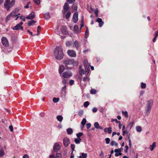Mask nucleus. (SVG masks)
<instances>
[{
    "label": "nucleus",
    "instance_id": "f257e3e1",
    "mask_svg": "<svg viewBox=\"0 0 158 158\" xmlns=\"http://www.w3.org/2000/svg\"><path fill=\"white\" fill-rule=\"evenodd\" d=\"M63 63L68 69H71L73 66L77 65L78 64V62L74 61L73 59H66L63 60Z\"/></svg>",
    "mask_w": 158,
    "mask_h": 158
},
{
    "label": "nucleus",
    "instance_id": "f03ea898",
    "mask_svg": "<svg viewBox=\"0 0 158 158\" xmlns=\"http://www.w3.org/2000/svg\"><path fill=\"white\" fill-rule=\"evenodd\" d=\"M54 53L56 59L60 60L63 58L64 54L61 46H57L55 49Z\"/></svg>",
    "mask_w": 158,
    "mask_h": 158
},
{
    "label": "nucleus",
    "instance_id": "7ed1b4c3",
    "mask_svg": "<svg viewBox=\"0 0 158 158\" xmlns=\"http://www.w3.org/2000/svg\"><path fill=\"white\" fill-rule=\"evenodd\" d=\"M84 65L85 66V70H82L80 72V74H82L87 75L89 73L90 69L89 67L90 65L88 64L87 60H85L84 61Z\"/></svg>",
    "mask_w": 158,
    "mask_h": 158
},
{
    "label": "nucleus",
    "instance_id": "20e7f679",
    "mask_svg": "<svg viewBox=\"0 0 158 158\" xmlns=\"http://www.w3.org/2000/svg\"><path fill=\"white\" fill-rule=\"evenodd\" d=\"M72 73L71 72L69 71H67L64 72L63 73L62 76L64 78H68L72 76Z\"/></svg>",
    "mask_w": 158,
    "mask_h": 158
},
{
    "label": "nucleus",
    "instance_id": "39448f33",
    "mask_svg": "<svg viewBox=\"0 0 158 158\" xmlns=\"http://www.w3.org/2000/svg\"><path fill=\"white\" fill-rule=\"evenodd\" d=\"M23 24L22 22H21L17 24L15 26L13 27L12 28V29L14 30H19L21 29L22 30H23V27L21 26Z\"/></svg>",
    "mask_w": 158,
    "mask_h": 158
},
{
    "label": "nucleus",
    "instance_id": "423d86ee",
    "mask_svg": "<svg viewBox=\"0 0 158 158\" xmlns=\"http://www.w3.org/2000/svg\"><path fill=\"white\" fill-rule=\"evenodd\" d=\"M70 8L69 6V4L66 2L64 3V5L63 6V13L64 15L67 11H69Z\"/></svg>",
    "mask_w": 158,
    "mask_h": 158
},
{
    "label": "nucleus",
    "instance_id": "0eeeda50",
    "mask_svg": "<svg viewBox=\"0 0 158 158\" xmlns=\"http://www.w3.org/2000/svg\"><path fill=\"white\" fill-rule=\"evenodd\" d=\"M70 143V140L69 138L67 137L64 138L63 139V144L65 147H67Z\"/></svg>",
    "mask_w": 158,
    "mask_h": 158
},
{
    "label": "nucleus",
    "instance_id": "6e6552de",
    "mask_svg": "<svg viewBox=\"0 0 158 158\" xmlns=\"http://www.w3.org/2000/svg\"><path fill=\"white\" fill-rule=\"evenodd\" d=\"M2 44L6 47H7L9 46V43L7 39L4 37H3L2 38Z\"/></svg>",
    "mask_w": 158,
    "mask_h": 158
},
{
    "label": "nucleus",
    "instance_id": "1a4fd4ad",
    "mask_svg": "<svg viewBox=\"0 0 158 158\" xmlns=\"http://www.w3.org/2000/svg\"><path fill=\"white\" fill-rule=\"evenodd\" d=\"M67 53L69 56L72 57H75L76 56V52L73 50H68L67 51Z\"/></svg>",
    "mask_w": 158,
    "mask_h": 158
},
{
    "label": "nucleus",
    "instance_id": "9d476101",
    "mask_svg": "<svg viewBox=\"0 0 158 158\" xmlns=\"http://www.w3.org/2000/svg\"><path fill=\"white\" fill-rule=\"evenodd\" d=\"M60 30L62 33L63 35H67L68 34L66 27L65 26H62Z\"/></svg>",
    "mask_w": 158,
    "mask_h": 158
},
{
    "label": "nucleus",
    "instance_id": "9b49d317",
    "mask_svg": "<svg viewBox=\"0 0 158 158\" xmlns=\"http://www.w3.org/2000/svg\"><path fill=\"white\" fill-rule=\"evenodd\" d=\"M10 2V0H6L4 4L5 8L7 10H9L10 8L9 5Z\"/></svg>",
    "mask_w": 158,
    "mask_h": 158
},
{
    "label": "nucleus",
    "instance_id": "f8f14e48",
    "mask_svg": "<svg viewBox=\"0 0 158 158\" xmlns=\"http://www.w3.org/2000/svg\"><path fill=\"white\" fill-rule=\"evenodd\" d=\"M35 17V14L33 11L28 16L26 17V18L27 19H32Z\"/></svg>",
    "mask_w": 158,
    "mask_h": 158
},
{
    "label": "nucleus",
    "instance_id": "ddd939ff",
    "mask_svg": "<svg viewBox=\"0 0 158 158\" xmlns=\"http://www.w3.org/2000/svg\"><path fill=\"white\" fill-rule=\"evenodd\" d=\"M78 13L76 12L74 13L73 15V21L74 23H76L78 20Z\"/></svg>",
    "mask_w": 158,
    "mask_h": 158
},
{
    "label": "nucleus",
    "instance_id": "4468645a",
    "mask_svg": "<svg viewBox=\"0 0 158 158\" xmlns=\"http://www.w3.org/2000/svg\"><path fill=\"white\" fill-rule=\"evenodd\" d=\"M53 148L54 151L57 152L60 149V147L58 143H56L53 146Z\"/></svg>",
    "mask_w": 158,
    "mask_h": 158
},
{
    "label": "nucleus",
    "instance_id": "2eb2a0df",
    "mask_svg": "<svg viewBox=\"0 0 158 158\" xmlns=\"http://www.w3.org/2000/svg\"><path fill=\"white\" fill-rule=\"evenodd\" d=\"M153 103V101L152 100L150 99L149 101H148L146 104L147 107L152 109V106Z\"/></svg>",
    "mask_w": 158,
    "mask_h": 158
},
{
    "label": "nucleus",
    "instance_id": "dca6fc26",
    "mask_svg": "<svg viewBox=\"0 0 158 158\" xmlns=\"http://www.w3.org/2000/svg\"><path fill=\"white\" fill-rule=\"evenodd\" d=\"M66 85H65L64 86H63L61 89V94H62V96H64V97L66 95Z\"/></svg>",
    "mask_w": 158,
    "mask_h": 158
},
{
    "label": "nucleus",
    "instance_id": "f3484780",
    "mask_svg": "<svg viewBox=\"0 0 158 158\" xmlns=\"http://www.w3.org/2000/svg\"><path fill=\"white\" fill-rule=\"evenodd\" d=\"M64 69V66L63 65H60L58 70L59 73L60 75L62 74L63 72Z\"/></svg>",
    "mask_w": 158,
    "mask_h": 158
},
{
    "label": "nucleus",
    "instance_id": "a211bd4d",
    "mask_svg": "<svg viewBox=\"0 0 158 158\" xmlns=\"http://www.w3.org/2000/svg\"><path fill=\"white\" fill-rule=\"evenodd\" d=\"M96 22L99 23V27H102L104 24V22L102 21V19L100 18H98L96 20Z\"/></svg>",
    "mask_w": 158,
    "mask_h": 158
},
{
    "label": "nucleus",
    "instance_id": "6ab92c4d",
    "mask_svg": "<svg viewBox=\"0 0 158 158\" xmlns=\"http://www.w3.org/2000/svg\"><path fill=\"white\" fill-rule=\"evenodd\" d=\"M151 108L147 107L146 108L145 114L146 116L148 115L150 113Z\"/></svg>",
    "mask_w": 158,
    "mask_h": 158
},
{
    "label": "nucleus",
    "instance_id": "aec40b11",
    "mask_svg": "<svg viewBox=\"0 0 158 158\" xmlns=\"http://www.w3.org/2000/svg\"><path fill=\"white\" fill-rule=\"evenodd\" d=\"M104 131L105 132H108L109 134H110L112 132V128L110 127L108 128H104Z\"/></svg>",
    "mask_w": 158,
    "mask_h": 158
},
{
    "label": "nucleus",
    "instance_id": "412c9836",
    "mask_svg": "<svg viewBox=\"0 0 158 158\" xmlns=\"http://www.w3.org/2000/svg\"><path fill=\"white\" fill-rule=\"evenodd\" d=\"M78 27L77 25H76L73 27V30L75 33L77 34L78 33Z\"/></svg>",
    "mask_w": 158,
    "mask_h": 158
},
{
    "label": "nucleus",
    "instance_id": "4be33fe9",
    "mask_svg": "<svg viewBox=\"0 0 158 158\" xmlns=\"http://www.w3.org/2000/svg\"><path fill=\"white\" fill-rule=\"evenodd\" d=\"M156 146V143L155 142H154L152 145L150 146V149L152 151L154 149V148Z\"/></svg>",
    "mask_w": 158,
    "mask_h": 158
},
{
    "label": "nucleus",
    "instance_id": "5701e85b",
    "mask_svg": "<svg viewBox=\"0 0 158 158\" xmlns=\"http://www.w3.org/2000/svg\"><path fill=\"white\" fill-rule=\"evenodd\" d=\"M72 8L73 10H77V4L76 3L73 4L72 7Z\"/></svg>",
    "mask_w": 158,
    "mask_h": 158
},
{
    "label": "nucleus",
    "instance_id": "b1692460",
    "mask_svg": "<svg viewBox=\"0 0 158 158\" xmlns=\"http://www.w3.org/2000/svg\"><path fill=\"white\" fill-rule=\"evenodd\" d=\"M5 154V152L3 150L2 148L0 145V156H3Z\"/></svg>",
    "mask_w": 158,
    "mask_h": 158
},
{
    "label": "nucleus",
    "instance_id": "393cba45",
    "mask_svg": "<svg viewBox=\"0 0 158 158\" xmlns=\"http://www.w3.org/2000/svg\"><path fill=\"white\" fill-rule=\"evenodd\" d=\"M67 132L68 134L70 135L73 133V131L72 128H69L67 129Z\"/></svg>",
    "mask_w": 158,
    "mask_h": 158
},
{
    "label": "nucleus",
    "instance_id": "a878e982",
    "mask_svg": "<svg viewBox=\"0 0 158 158\" xmlns=\"http://www.w3.org/2000/svg\"><path fill=\"white\" fill-rule=\"evenodd\" d=\"M81 138H76L74 139V142L76 144H79L81 141Z\"/></svg>",
    "mask_w": 158,
    "mask_h": 158
},
{
    "label": "nucleus",
    "instance_id": "bb28decb",
    "mask_svg": "<svg viewBox=\"0 0 158 158\" xmlns=\"http://www.w3.org/2000/svg\"><path fill=\"white\" fill-rule=\"evenodd\" d=\"M57 120L60 122H61L63 119V117L60 115H58L56 117Z\"/></svg>",
    "mask_w": 158,
    "mask_h": 158
},
{
    "label": "nucleus",
    "instance_id": "cd10ccee",
    "mask_svg": "<svg viewBox=\"0 0 158 158\" xmlns=\"http://www.w3.org/2000/svg\"><path fill=\"white\" fill-rule=\"evenodd\" d=\"M44 18L45 19H49L50 18L49 13H46L44 14Z\"/></svg>",
    "mask_w": 158,
    "mask_h": 158
},
{
    "label": "nucleus",
    "instance_id": "c85d7f7f",
    "mask_svg": "<svg viewBox=\"0 0 158 158\" xmlns=\"http://www.w3.org/2000/svg\"><path fill=\"white\" fill-rule=\"evenodd\" d=\"M15 3V0H12L11 2H10L9 3L10 7V8L13 6Z\"/></svg>",
    "mask_w": 158,
    "mask_h": 158
},
{
    "label": "nucleus",
    "instance_id": "c756f323",
    "mask_svg": "<svg viewBox=\"0 0 158 158\" xmlns=\"http://www.w3.org/2000/svg\"><path fill=\"white\" fill-rule=\"evenodd\" d=\"M36 22V21L34 20L28 21V23L27 24L28 26H31L33 23H35Z\"/></svg>",
    "mask_w": 158,
    "mask_h": 158
},
{
    "label": "nucleus",
    "instance_id": "7c9ffc66",
    "mask_svg": "<svg viewBox=\"0 0 158 158\" xmlns=\"http://www.w3.org/2000/svg\"><path fill=\"white\" fill-rule=\"evenodd\" d=\"M122 114L125 116V117L126 118H127L128 117V113L127 111H122Z\"/></svg>",
    "mask_w": 158,
    "mask_h": 158
},
{
    "label": "nucleus",
    "instance_id": "2f4dec72",
    "mask_svg": "<svg viewBox=\"0 0 158 158\" xmlns=\"http://www.w3.org/2000/svg\"><path fill=\"white\" fill-rule=\"evenodd\" d=\"M65 15V18L66 19H68L70 17L71 13L70 11H68Z\"/></svg>",
    "mask_w": 158,
    "mask_h": 158
},
{
    "label": "nucleus",
    "instance_id": "473e14b6",
    "mask_svg": "<svg viewBox=\"0 0 158 158\" xmlns=\"http://www.w3.org/2000/svg\"><path fill=\"white\" fill-rule=\"evenodd\" d=\"M74 44L75 47L77 49H78L79 46V42L77 41L76 40L75 41Z\"/></svg>",
    "mask_w": 158,
    "mask_h": 158
},
{
    "label": "nucleus",
    "instance_id": "72a5a7b5",
    "mask_svg": "<svg viewBox=\"0 0 158 158\" xmlns=\"http://www.w3.org/2000/svg\"><path fill=\"white\" fill-rule=\"evenodd\" d=\"M16 12L15 11H12L10 14V16L13 17V16H15V17L17 16L18 15H17L16 14Z\"/></svg>",
    "mask_w": 158,
    "mask_h": 158
},
{
    "label": "nucleus",
    "instance_id": "f704fd0d",
    "mask_svg": "<svg viewBox=\"0 0 158 158\" xmlns=\"http://www.w3.org/2000/svg\"><path fill=\"white\" fill-rule=\"evenodd\" d=\"M72 41H68L66 42V45L67 46H70L72 45Z\"/></svg>",
    "mask_w": 158,
    "mask_h": 158
},
{
    "label": "nucleus",
    "instance_id": "c9c22d12",
    "mask_svg": "<svg viewBox=\"0 0 158 158\" xmlns=\"http://www.w3.org/2000/svg\"><path fill=\"white\" fill-rule=\"evenodd\" d=\"M136 130L138 132H140L142 131L141 127L140 126H137L136 128Z\"/></svg>",
    "mask_w": 158,
    "mask_h": 158
},
{
    "label": "nucleus",
    "instance_id": "e433bc0d",
    "mask_svg": "<svg viewBox=\"0 0 158 158\" xmlns=\"http://www.w3.org/2000/svg\"><path fill=\"white\" fill-rule=\"evenodd\" d=\"M94 125L95 127L97 129L99 127L100 125L98 122H95Z\"/></svg>",
    "mask_w": 158,
    "mask_h": 158
},
{
    "label": "nucleus",
    "instance_id": "4c0bfd02",
    "mask_svg": "<svg viewBox=\"0 0 158 158\" xmlns=\"http://www.w3.org/2000/svg\"><path fill=\"white\" fill-rule=\"evenodd\" d=\"M83 135V133L82 132H79L78 133H77L76 136L78 138H80V137Z\"/></svg>",
    "mask_w": 158,
    "mask_h": 158
},
{
    "label": "nucleus",
    "instance_id": "58836bf2",
    "mask_svg": "<svg viewBox=\"0 0 158 158\" xmlns=\"http://www.w3.org/2000/svg\"><path fill=\"white\" fill-rule=\"evenodd\" d=\"M134 123V122H130L127 125V127H130V129L132 127Z\"/></svg>",
    "mask_w": 158,
    "mask_h": 158
},
{
    "label": "nucleus",
    "instance_id": "ea45409f",
    "mask_svg": "<svg viewBox=\"0 0 158 158\" xmlns=\"http://www.w3.org/2000/svg\"><path fill=\"white\" fill-rule=\"evenodd\" d=\"M89 31L88 30V28L87 27H86V30L85 33V37L86 38L88 37V34L89 33Z\"/></svg>",
    "mask_w": 158,
    "mask_h": 158
},
{
    "label": "nucleus",
    "instance_id": "a19ab883",
    "mask_svg": "<svg viewBox=\"0 0 158 158\" xmlns=\"http://www.w3.org/2000/svg\"><path fill=\"white\" fill-rule=\"evenodd\" d=\"M53 101L55 103H56L58 102L59 100V98H53Z\"/></svg>",
    "mask_w": 158,
    "mask_h": 158
},
{
    "label": "nucleus",
    "instance_id": "79ce46f5",
    "mask_svg": "<svg viewBox=\"0 0 158 158\" xmlns=\"http://www.w3.org/2000/svg\"><path fill=\"white\" fill-rule=\"evenodd\" d=\"M86 122V119L85 118H83L81 121V124L82 125L84 126Z\"/></svg>",
    "mask_w": 158,
    "mask_h": 158
},
{
    "label": "nucleus",
    "instance_id": "37998d69",
    "mask_svg": "<svg viewBox=\"0 0 158 158\" xmlns=\"http://www.w3.org/2000/svg\"><path fill=\"white\" fill-rule=\"evenodd\" d=\"M71 148L72 150V154L73 152L74 151V149L75 148V145L73 144H71Z\"/></svg>",
    "mask_w": 158,
    "mask_h": 158
},
{
    "label": "nucleus",
    "instance_id": "c03bdc74",
    "mask_svg": "<svg viewBox=\"0 0 158 158\" xmlns=\"http://www.w3.org/2000/svg\"><path fill=\"white\" fill-rule=\"evenodd\" d=\"M12 17L9 14L8 15L6 18V22H7L8 21L10 20V18Z\"/></svg>",
    "mask_w": 158,
    "mask_h": 158
},
{
    "label": "nucleus",
    "instance_id": "a18cd8bd",
    "mask_svg": "<svg viewBox=\"0 0 158 158\" xmlns=\"http://www.w3.org/2000/svg\"><path fill=\"white\" fill-rule=\"evenodd\" d=\"M90 93L91 94H95L96 93V90L94 89H91L90 91Z\"/></svg>",
    "mask_w": 158,
    "mask_h": 158
},
{
    "label": "nucleus",
    "instance_id": "49530a36",
    "mask_svg": "<svg viewBox=\"0 0 158 158\" xmlns=\"http://www.w3.org/2000/svg\"><path fill=\"white\" fill-rule=\"evenodd\" d=\"M89 104V103L88 101L85 102L84 103V106L85 107H87Z\"/></svg>",
    "mask_w": 158,
    "mask_h": 158
},
{
    "label": "nucleus",
    "instance_id": "de8ad7c7",
    "mask_svg": "<svg viewBox=\"0 0 158 158\" xmlns=\"http://www.w3.org/2000/svg\"><path fill=\"white\" fill-rule=\"evenodd\" d=\"M89 79L87 76H86L85 77H84L83 79V81L84 82H85L87 81H89Z\"/></svg>",
    "mask_w": 158,
    "mask_h": 158
},
{
    "label": "nucleus",
    "instance_id": "09e8293b",
    "mask_svg": "<svg viewBox=\"0 0 158 158\" xmlns=\"http://www.w3.org/2000/svg\"><path fill=\"white\" fill-rule=\"evenodd\" d=\"M66 1L70 4H72L75 2V0H66Z\"/></svg>",
    "mask_w": 158,
    "mask_h": 158
},
{
    "label": "nucleus",
    "instance_id": "8fccbe9b",
    "mask_svg": "<svg viewBox=\"0 0 158 158\" xmlns=\"http://www.w3.org/2000/svg\"><path fill=\"white\" fill-rule=\"evenodd\" d=\"M81 156L82 157H83V158H86L87 157V153H81Z\"/></svg>",
    "mask_w": 158,
    "mask_h": 158
},
{
    "label": "nucleus",
    "instance_id": "3c124183",
    "mask_svg": "<svg viewBox=\"0 0 158 158\" xmlns=\"http://www.w3.org/2000/svg\"><path fill=\"white\" fill-rule=\"evenodd\" d=\"M146 87V84L143 83H142L141 84V87L142 89H145Z\"/></svg>",
    "mask_w": 158,
    "mask_h": 158
},
{
    "label": "nucleus",
    "instance_id": "603ef678",
    "mask_svg": "<svg viewBox=\"0 0 158 158\" xmlns=\"http://www.w3.org/2000/svg\"><path fill=\"white\" fill-rule=\"evenodd\" d=\"M56 157L57 158H61V155L60 153H56Z\"/></svg>",
    "mask_w": 158,
    "mask_h": 158
},
{
    "label": "nucleus",
    "instance_id": "864d4df0",
    "mask_svg": "<svg viewBox=\"0 0 158 158\" xmlns=\"http://www.w3.org/2000/svg\"><path fill=\"white\" fill-rule=\"evenodd\" d=\"M67 80L65 79H64L62 80V83L64 85H66V84L67 82Z\"/></svg>",
    "mask_w": 158,
    "mask_h": 158
},
{
    "label": "nucleus",
    "instance_id": "5fc2aeb1",
    "mask_svg": "<svg viewBox=\"0 0 158 158\" xmlns=\"http://www.w3.org/2000/svg\"><path fill=\"white\" fill-rule=\"evenodd\" d=\"M34 2L35 3L38 5L40 4V0H34Z\"/></svg>",
    "mask_w": 158,
    "mask_h": 158
},
{
    "label": "nucleus",
    "instance_id": "6e6d98bb",
    "mask_svg": "<svg viewBox=\"0 0 158 158\" xmlns=\"http://www.w3.org/2000/svg\"><path fill=\"white\" fill-rule=\"evenodd\" d=\"M110 139L109 138H106L105 139L106 143V144L109 143H110Z\"/></svg>",
    "mask_w": 158,
    "mask_h": 158
},
{
    "label": "nucleus",
    "instance_id": "4d7b16f0",
    "mask_svg": "<svg viewBox=\"0 0 158 158\" xmlns=\"http://www.w3.org/2000/svg\"><path fill=\"white\" fill-rule=\"evenodd\" d=\"M128 139H129V145L130 147H131V139H130V137L129 136L128 137Z\"/></svg>",
    "mask_w": 158,
    "mask_h": 158
},
{
    "label": "nucleus",
    "instance_id": "13d9d810",
    "mask_svg": "<svg viewBox=\"0 0 158 158\" xmlns=\"http://www.w3.org/2000/svg\"><path fill=\"white\" fill-rule=\"evenodd\" d=\"M97 111L98 109L96 107H94L92 109V111L94 113L96 112Z\"/></svg>",
    "mask_w": 158,
    "mask_h": 158
},
{
    "label": "nucleus",
    "instance_id": "bf43d9fd",
    "mask_svg": "<svg viewBox=\"0 0 158 158\" xmlns=\"http://www.w3.org/2000/svg\"><path fill=\"white\" fill-rule=\"evenodd\" d=\"M99 156L102 158L104 157V153L102 151L99 154Z\"/></svg>",
    "mask_w": 158,
    "mask_h": 158
},
{
    "label": "nucleus",
    "instance_id": "052dcab7",
    "mask_svg": "<svg viewBox=\"0 0 158 158\" xmlns=\"http://www.w3.org/2000/svg\"><path fill=\"white\" fill-rule=\"evenodd\" d=\"M114 121L116 122V123H119L120 122V121H118L117 119H113L112 120V121H111V122H113V121Z\"/></svg>",
    "mask_w": 158,
    "mask_h": 158
},
{
    "label": "nucleus",
    "instance_id": "680f3d73",
    "mask_svg": "<svg viewBox=\"0 0 158 158\" xmlns=\"http://www.w3.org/2000/svg\"><path fill=\"white\" fill-rule=\"evenodd\" d=\"M25 17L23 16H22L20 17V19L22 20L23 21H25Z\"/></svg>",
    "mask_w": 158,
    "mask_h": 158
},
{
    "label": "nucleus",
    "instance_id": "e2e57ef3",
    "mask_svg": "<svg viewBox=\"0 0 158 158\" xmlns=\"http://www.w3.org/2000/svg\"><path fill=\"white\" fill-rule=\"evenodd\" d=\"M78 114L80 115V116H81L83 115V110H81L80 111H79V112H78Z\"/></svg>",
    "mask_w": 158,
    "mask_h": 158
},
{
    "label": "nucleus",
    "instance_id": "0e129e2a",
    "mask_svg": "<svg viewBox=\"0 0 158 158\" xmlns=\"http://www.w3.org/2000/svg\"><path fill=\"white\" fill-rule=\"evenodd\" d=\"M98 11L97 10H96L94 11V13L95 14V16L97 17L98 16Z\"/></svg>",
    "mask_w": 158,
    "mask_h": 158
},
{
    "label": "nucleus",
    "instance_id": "69168bd1",
    "mask_svg": "<svg viewBox=\"0 0 158 158\" xmlns=\"http://www.w3.org/2000/svg\"><path fill=\"white\" fill-rule=\"evenodd\" d=\"M115 142L114 141L112 140L110 143V144L112 146H114L115 145Z\"/></svg>",
    "mask_w": 158,
    "mask_h": 158
},
{
    "label": "nucleus",
    "instance_id": "338daca9",
    "mask_svg": "<svg viewBox=\"0 0 158 158\" xmlns=\"http://www.w3.org/2000/svg\"><path fill=\"white\" fill-rule=\"evenodd\" d=\"M87 128L89 129L91 126V124L90 123H87L86 124Z\"/></svg>",
    "mask_w": 158,
    "mask_h": 158
},
{
    "label": "nucleus",
    "instance_id": "774afa93",
    "mask_svg": "<svg viewBox=\"0 0 158 158\" xmlns=\"http://www.w3.org/2000/svg\"><path fill=\"white\" fill-rule=\"evenodd\" d=\"M69 83L70 85H72L74 84V81L73 80H71L69 81Z\"/></svg>",
    "mask_w": 158,
    "mask_h": 158
}]
</instances>
